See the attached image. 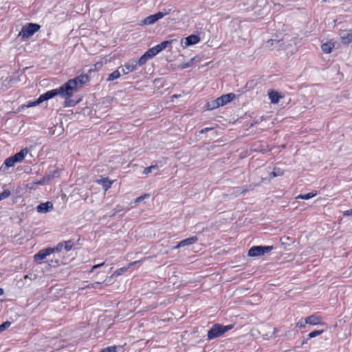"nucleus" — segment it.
<instances>
[{
	"mask_svg": "<svg viewBox=\"0 0 352 352\" xmlns=\"http://www.w3.org/2000/svg\"><path fill=\"white\" fill-rule=\"evenodd\" d=\"M159 166L157 165V164H155L154 165H151L148 167H146L144 168V171H143V173L145 174V175H148V173H151L152 171H154V170H156V171H158L159 170Z\"/></svg>",
	"mask_w": 352,
	"mask_h": 352,
	"instance_id": "5701e85b",
	"label": "nucleus"
},
{
	"mask_svg": "<svg viewBox=\"0 0 352 352\" xmlns=\"http://www.w3.org/2000/svg\"><path fill=\"white\" fill-rule=\"evenodd\" d=\"M280 41L275 40V39H270L267 41V44L270 45L271 46L276 45L275 47H280Z\"/></svg>",
	"mask_w": 352,
	"mask_h": 352,
	"instance_id": "2f4dec72",
	"label": "nucleus"
},
{
	"mask_svg": "<svg viewBox=\"0 0 352 352\" xmlns=\"http://www.w3.org/2000/svg\"><path fill=\"white\" fill-rule=\"evenodd\" d=\"M322 318L314 314L307 317L305 319V323H307L311 325H317L322 323Z\"/></svg>",
	"mask_w": 352,
	"mask_h": 352,
	"instance_id": "f8f14e48",
	"label": "nucleus"
},
{
	"mask_svg": "<svg viewBox=\"0 0 352 352\" xmlns=\"http://www.w3.org/2000/svg\"><path fill=\"white\" fill-rule=\"evenodd\" d=\"M149 59L148 58V57L146 56L145 54H144L137 61V63H138V66H142L144 65V64H146V63L148 60Z\"/></svg>",
	"mask_w": 352,
	"mask_h": 352,
	"instance_id": "cd10ccee",
	"label": "nucleus"
},
{
	"mask_svg": "<svg viewBox=\"0 0 352 352\" xmlns=\"http://www.w3.org/2000/svg\"><path fill=\"white\" fill-rule=\"evenodd\" d=\"M11 324V322L9 321H6L0 324V333L7 329Z\"/></svg>",
	"mask_w": 352,
	"mask_h": 352,
	"instance_id": "72a5a7b5",
	"label": "nucleus"
},
{
	"mask_svg": "<svg viewBox=\"0 0 352 352\" xmlns=\"http://www.w3.org/2000/svg\"><path fill=\"white\" fill-rule=\"evenodd\" d=\"M28 152V148H25L14 155L6 158L3 165L0 167V171L4 172L7 168L13 167L16 163L21 162Z\"/></svg>",
	"mask_w": 352,
	"mask_h": 352,
	"instance_id": "f03ea898",
	"label": "nucleus"
},
{
	"mask_svg": "<svg viewBox=\"0 0 352 352\" xmlns=\"http://www.w3.org/2000/svg\"><path fill=\"white\" fill-rule=\"evenodd\" d=\"M104 263H100V264H97V265H94L91 269L89 271V273H91L94 270L104 265Z\"/></svg>",
	"mask_w": 352,
	"mask_h": 352,
	"instance_id": "ea45409f",
	"label": "nucleus"
},
{
	"mask_svg": "<svg viewBox=\"0 0 352 352\" xmlns=\"http://www.w3.org/2000/svg\"><path fill=\"white\" fill-rule=\"evenodd\" d=\"M120 76V72L119 69L115 70L112 73L109 74L107 81H111L118 79Z\"/></svg>",
	"mask_w": 352,
	"mask_h": 352,
	"instance_id": "412c9836",
	"label": "nucleus"
},
{
	"mask_svg": "<svg viewBox=\"0 0 352 352\" xmlns=\"http://www.w3.org/2000/svg\"><path fill=\"white\" fill-rule=\"evenodd\" d=\"M89 80V76L87 74H80L74 78L69 80L58 89H54L41 94L40 96L41 100L43 102L48 100L56 96H60L61 98H65V107H73L77 103L70 98L79 88Z\"/></svg>",
	"mask_w": 352,
	"mask_h": 352,
	"instance_id": "f257e3e1",
	"label": "nucleus"
},
{
	"mask_svg": "<svg viewBox=\"0 0 352 352\" xmlns=\"http://www.w3.org/2000/svg\"><path fill=\"white\" fill-rule=\"evenodd\" d=\"M171 11V9H169L168 12H158L154 14L150 15L146 17L143 21L142 23L144 25H152L157 21L159 19L163 18L165 15L168 14Z\"/></svg>",
	"mask_w": 352,
	"mask_h": 352,
	"instance_id": "423d86ee",
	"label": "nucleus"
},
{
	"mask_svg": "<svg viewBox=\"0 0 352 352\" xmlns=\"http://www.w3.org/2000/svg\"><path fill=\"white\" fill-rule=\"evenodd\" d=\"M62 243H63V249L67 252L70 251L75 245L74 242L72 240L64 241H62Z\"/></svg>",
	"mask_w": 352,
	"mask_h": 352,
	"instance_id": "a211bd4d",
	"label": "nucleus"
},
{
	"mask_svg": "<svg viewBox=\"0 0 352 352\" xmlns=\"http://www.w3.org/2000/svg\"><path fill=\"white\" fill-rule=\"evenodd\" d=\"M50 253L49 252L48 248H45L38 251L34 256V260L35 262H40L41 261L46 258L47 256H50Z\"/></svg>",
	"mask_w": 352,
	"mask_h": 352,
	"instance_id": "9b49d317",
	"label": "nucleus"
},
{
	"mask_svg": "<svg viewBox=\"0 0 352 352\" xmlns=\"http://www.w3.org/2000/svg\"><path fill=\"white\" fill-rule=\"evenodd\" d=\"M144 54L149 60L152 59L157 54L155 49H153V47L148 49Z\"/></svg>",
	"mask_w": 352,
	"mask_h": 352,
	"instance_id": "a878e982",
	"label": "nucleus"
},
{
	"mask_svg": "<svg viewBox=\"0 0 352 352\" xmlns=\"http://www.w3.org/2000/svg\"><path fill=\"white\" fill-rule=\"evenodd\" d=\"M274 249L272 245H256L252 246L248 251V256L252 257L264 255L266 253L271 252Z\"/></svg>",
	"mask_w": 352,
	"mask_h": 352,
	"instance_id": "39448f33",
	"label": "nucleus"
},
{
	"mask_svg": "<svg viewBox=\"0 0 352 352\" xmlns=\"http://www.w3.org/2000/svg\"><path fill=\"white\" fill-rule=\"evenodd\" d=\"M150 197V194L145 193L143 195H141L135 199V203L138 204L140 203L142 201H143L145 199H148Z\"/></svg>",
	"mask_w": 352,
	"mask_h": 352,
	"instance_id": "473e14b6",
	"label": "nucleus"
},
{
	"mask_svg": "<svg viewBox=\"0 0 352 352\" xmlns=\"http://www.w3.org/2000/svg\"><path fill=\"white\" fill-rule=\"evenodd\" d=\"M96 182L98 184H100L105 191L109 190L113 184V182L109 180L108 177L97 179Z\"/></svg>",
	"mask_w": 352,
	"mask_h": 352,
	"instance_id": "4468645a",
	"label": "nucleus"
},
{
	"mask_svg": "<svg viewBox=\"0 0 352 352\" xmlns=\"http://www.w3.org/2000/svg\"><path fill=\"white\" fill-rule=\"evenodd\" d=\"M137 60L132 59L124 65V67H122V72L124 74H127L129 72L135 71L137 69Z\"/></svg>",
	"mask_w": 352,
	"mask_h": 352,
	"instance_id": "0eeeda50",
	"label": "nucleus"
},
{
	"mask_svg": "<svg viewBox=\"0 0 352 352\" xmlns=\"http://www.w3.org/2000/svg\"><path fill=\"white\" fill-rule=\"evenodd\" d=\"M127 270L126 267H121L120 269H118L116 271L114 272L113 275L115 276H120L123 272H126Z\"/></svg>",
	"mask_w": 352,
	"mask_h": 352,
	"instance_id": "c9c22d12",
	"label": "nucleus"
},
{
	"mask_svg": "<svg viewBox=\"0 0 352 352\" xmlns=\"http://www.w3.org/2000/svg\"><path fill=\"white\" fill-rule=\"evenodd\" d=\"M307 324V323H305V320L301 319L296 323V327L305 328Z\"/></svg>",
	"mask_w": 352,
	"mask_h": 352,
	"instance_id": "4c0bfd02",
	"label": "nucleus"
},
{
	"mask_svg": "<svg viewBox=\"0 0 352 352\" xmlns=\"http://www.w3.org/2000/svg\"><path fill=\"white\" fill-rule=\"evenodd\" d=\"M309 340V339H307V338H305V339H304V340L302 341L301 344H300V346H303L305 344H306Z\"/></svg>",
	"mask_w": 352,
	"mask_h": 352,
	"instance_id": "37998d69",
	"label": "nucleus"
},
{
	"mask_svg": "<svg viewBox=\"0 0 352 352\" xmlns=\"http://www.w3.org/2000/svg\"><path fill=\"white\" fill-rule=\"evenodd\" d=\"M352 41V32H348L342 36V43L349 44Z\"/></svg>",
	"mask_w": 352,
	"mask_h": 352,
	"instance_id": "4be33fe9",
	"label": "nucleus"
},
{
	"mask_svg": "<svg viewBox=\"0 0 352 352\" xmlns=\"http://www.w3.org/2000/svg\"><path fill=\"white\" fill-rule=\"evenodd\" d=\"M185 45L186 46H190L192 45H195L200 41V38L199 36L195 34H191L187 36L186 38Z\"/></svg>",
	"mask_w": 352,
	"mask_h": 352,
	"instance_id": "2eb2a0df",
	"label": "nucleus"
},
{
	"mask_svg": "<svg viewBox=\"0 0 352 352\" xmlns=\"http://www.w3.org/2000/svg\"><path fill=\"white\" fill-rule=\"evenodd\" d=\"M332 47L333 44L331 43H323L321 46V49L324 53H330L331 52Z\"/></svg>",
	"mask_w": 352,
	"mask_h": 352,
	"instance_id": "393cba45",
	"label": "nucleus"
},
{
	"mask_svg": "<svg viewBox=\"0 0 352 352\" xmlns=\"http://www.w3.org/2000/svg\"><path fill=\"white\" fill-rule=\"evenodd\" d=\"M33 184H36V185H45V184H47V182L45 181V179L43 177L40 180L33 182Z\"/></svg>",
	"mask_w": 352,
	"mask_h": 352,
	"instance_id": "e433bc0d",
	"label": "nucleus"
},
{
	"mask_svg": "<svg viewBox=\"0 0 352 352\" xmlns=\"http://www.w3.org/2000/svg\"><path fill=\"white\" fill-rule=\"evenodd\" d=\"M173 40L162 41L160 44L153 47V49H155L157 54H159L162 50H165L167 47H168L173 43Z\"/></svg>",
	"mask_w": 352,
	"mask_h": 352,
	"instance_id": "dca6fc26",
	"label": "nucleus"
},
{
	"mask_svg": "<svg viewBox=\"0 0 352 352\" xmlns=\"http://www.w3.org/2000/svg\"><path fill=\"white\" fill-rule=\"evenodd\" d=\"M323 332H324V330H315V331H313L310 332L307 335V339H311V338H315V337H316L318 336H320Z\"/></svg>",
	"mask_w": 352,
	"mask_h": 352,
	"instance_id": "bb28decb",
	"label": "nucleus"
},
{
	"mask_svg": "<svg viewBox=\"0 0 352 352\" xmlns=\"http://www.w3.org/2000/svg\"><path fill=\"white\" fill-rule=\"evenodd\" d=\"M181 247H178V244L174 247L172 248V250H177V249H179Z\"/></svg>",
	"mask_w": 352,
	"mask_h": 352,
	"instance_id": "a18cd8bd",
	"label": "nucleus"
},
{
	"mask_svg": "<svg viewBox=\"0 0 352 352\" xmlns=\"http://www.w3.org/2000/svg\"><path fill=\"white\" fill-rule=\"evenodd\" d=\"M3 294V289L0 288V296Z\"/></svg>",
	"mask_w": 352,
	"mask_h": 352,
	"instance_id": "de8ad7c7",
	"label": "nucleus"
},
{
	"mask_svg": "<svg viewBox=\"0 0 352 352\" xmlns=\"http://www.w3.org/2000/svg\"><path fill=\"white\" fill-rule=\"evenodd\" d=\"M50 266L51 267H56L57 266H58L60 265V260L59 259H52L50 261V263H49Z\"/></svg>",
	"mask_w": 352,
	"mask_h": 352,
	"instance_id": "f704fd0d",
	"label": "nucleus"
},
{
	"mask_svg": "<svg viewBox=\"0 0 352 352\" xmlns=\"http://www.w3.org/2000/svg\"><path fill=\"white\" fill-rule=\"evenodd\" d=\"M53 208V204L51 201L41 203L36 207V210L39 213H46Z\"/></svg>",
	"mask_w": 352,
	"mask_h": 352,
	"instance_id": "6e6552de",
	"label": "nucleus"
},
{
	"mask_svg": "<svg viewBox=\"0 0 352 352\" xmlns=\"http://www.w3.org/2000/svg\"><path fill=\"white\" fill-rule=\"evenodd\" d=\"M198 241V237L197 236H192L191 237L182 240L178 243V247H185L188 245H192Z\"/></svg>",
	"mask_w": 352,
	"mask_h": 352,
	"instance_id": "ddd939ff",
	"label": "nucleus"
},
{
	"mask_svg": "<svg viewBox=\"0 0 352 352\" xmlns=\"http://www.w3.org/2000/svg\"><path fill=\"white\" fill-rule=\"evenodd\" d=\"M57 174H58L57 170H50L49 173L45 176H44V178L48 184L50 180H52L53 178H54L57 176L56 175Z\"/></svg>",
	"mask_w": 352,
	"mask_h": 352,
	"instance_id": "aec40b11",
	"label": "nucleus"
},
{
	"mask_svg": "<svg viewBox=\"0 0 352 352\" xmlns=\"http://www.w3.org/2000/svg\"><path fill=\"white\" fill-rule=\"evenodd\" d=\"M330 0H323L324 2H329Z\"/></svg>",
	"mask_w": 352,
	"mask_h": 352,
	"instance_id": "09e8293b",
	"label": "nucleus"
},
{
	"mask_svg": "<svg viewBox=\"0 0 352 352\" xmlns=\"http://www.w3.org/2000/svg\"><path fill=\"white\" fill-rule=\"evenodd\" d=\"M220 107V104L218 102L217 98L216 100H211L208 102L206 104V109L208 110H213Z\"/></svg>",
	"mask_w": 352,
	"mask_h": 352,
	"instance_id": "f3484780",
	"label": "nucleus"
},
{
	"mask_svg": "<svg viewBox=\"0 0 352 352\" xmlns=\"http://www.w3.org/2000/svg\"><path fill=\"white\" fill-rule=\"evenodd\" d=\"M235 96H236L234 94L229 93L217 98V100L220 106H223L232 101L235 98Z\"/></svg>",
	"mask_w": 352,
	"mask_h": 352,
	"instance_id": "1a4fd4ad",
	"label": "nucleus"
},
{
	"mask_svg": "<svg viewBox=\"0 0 352 352\" xmlns=\"http://www.w3.org/2000/svg\"><path fill=\"white\" fill-rule=\"evenodd\" d=\"M233 324L224 326L221 324H214L208 331V339L212 340L222 336L223 333L233 328Z\"/></svg>",
	"mask_w": 352,
	"mask_h": 352,
	"instance_id": "7ed1b4c3",
	"label": "nucleus"
},
{
	"mask_svg": "<svg viewBox=\"0 0 352 352\" xmlns=\"http://www.w3.org/2000/svg\"><path fill=\"white\" fill-rule=\"evenodd\" d=\"M41 28V25L37 23H29L27 25L23 26L21 32H19V36H21L23 38H29L35 34L37 31Z\"/></svg>",
	"mask_w": 352,
	"mask_h": 352,
	"instance_id": "20e7f679",
	"label": "nucleus"
},
{
	"mask_svg": "<svg viewBox=\"0 0 352 352\" xmlns=\"http://www.w3.org/2000/svg\"><path fill=\"white\" fill-rule=\"evenodd\" d=\"M63 243L62 242L58 243L56 246L53 248H47L49 250V252L51 254L55 253V252H60L62 250H63Z\"/></svg>",
	"mask_w": 352,
	"mask_h": 352,
	"instance_id": "6ab92c4d",
	"label": "nucleus"
},
{
	"mask_svg": "<svg viewBox=\"0 0 352 352\" xmlns=\"http://www.w3.org/2000/svg\"><path fill=\"white\" fill-rule=\"evenodd\" d=\"M186 67H188V65H185V66H183L182 68H186Z\"/></svg>",
	"mask_w": 352,
	"mask_h": 352,
	"instance_id": "8fccbe9b",
	"label": "nucleus"
},
{
	"mask_svg": "<svg viewBox=\"0 0 352 352\" xmlns=\"http://www.w3.org/2000/svg\"><path fill=\"white\" fill-rule=\"evenodd\" d=\"M212 129V128H211V127H206V128L201 129L199 132H200V133H205Z\"/></svg>",
	"mask_w": 352,
	"mask_h": 352,
	"instance_id": "a19ab883",
	"label": "nucleus"
},
{
	"mask_svg": "<svg viewBox=\"0 0 352 352\" xmlns=\"http://www.w3.org/2000/svg\"><path fill=\"white\" fill-rule=\"evenodd\" d=\"M316 192H309V193H307V194H304V195H299L296 199H305V200H307V199H309L314 197H315L316 195Z\"/></svg>",
	"mask_w": 352,
	"mask_h": 352,
	"instance_id": "b1692460",
	"label": "nucleus"
},
{
	"mask_svg": "<svg viewBox=\"0 0 352 352\" xmlns=\"http://www.w3.org/2000/svg\"><path fill=\"white\" fill-rule=\"evenodd\" d=\"M268 96L271 102L273 104L278 103L279 100L284 97V95H282L280 93L275 90H270Z\"/></svg>",
	"mask_w": 352,
	"mask_h": 352,
	"instance_id": "9d476101",
	"label": "nucleus"
},
{
	"mask_svg": "<svg viewBox=\"0 0 352 352\" xmlns=\"http://www.w3.org/2000/svg\"><path fill=\"white\" fill-rule=\"evenodd\" d=\"M43 101L42 100H41V98L40 96L38 97V98L37 100H36L35 101H33V102H29L26 105L25 107L29 108V107H35L36 105H38L40 104L41 103H42Z\"/></svg>",
	"mask_w": 352,
	"mask_h": 352,
	"instance_id": "c756f323",
	"label": "nucleus"
},
{
	"mask_svg": "<svg viewBox=\"0 0 352 352\" xmlns=\"http://www.w3.org/2000/svg\"><path fill=\"white\" fill-rule=\"evenodd\" d=\"M121 210H116V212H115L111 215V217H115V216L116 215V214H117L118 212L121 211Z\"/></svg>",
	"mask_w": 352,
	"mask_h": 352,
	"instance_id": "49530a36",
	"label": "nucleus"
},
{
	"mask_svg": "<svg viewBox=\"0 0 352 352\" xmlns=\"http://www.w3.org/2000/svg\"><path fill=\"white\" fill-rule=\"evenodd\" d=\"M102 284V282H96L94 283H91L87 286V288L91 289V288H97L98 286Z\"/></svg>",
	"mask_w": 352,
	"mask_h": 352,
	"instance_id": "58836bf2",
	"label": "nucleus"
},
{
	"mask_svg": "<svg viewBox=\"0 0 352 352\" xmlns=\"http://www.w3.org/2000/svg\"><path fill=\"white\" fill-rule=\"evenodd\" d=\"M283 173L284 172L282 169H280V168L275 167L273 171L272 172V177H275L278 176H282Z\"/></svg>",
	"mask_w": 352,
	"mask_h": 352,
	"instance_id": "c85d7f7f",
	"label": "nucleus"
},
{
	"mask_svg": "<svg viewBox=\"0 0 352 352\" xmlns=\"http://www.w3.org/2000/svg\"><path fill=\"white\" fill-rule=\"evenodd\" d=\"M343 215L344 216L352 215V209L351 210H346L345 212H344Z\"/></svg>",
	"mask_w": 352,
	"mask_h": 352,
	"instance_id": "79ce46f5",
	"label": "nucleus"
},
{
	"mask_svg": "<svg viewBox=\"0 0 352 352\" xmlns=\"http://www.w3.org/2000/svg\"><path fill=\"white\" fill-rule=\"evenodd\" d=\"M10 194L11 192L9 190H4L2 192L0 193V201L8 197Z\"/></svg>",
	"mask_w": 352,
	"mask_h": 352,
	"instance_id": "7c9ffc66",
	"label": "nucleus"
},
{
	"mask_svg": "<svg viewBox=\"0 0 352 352\" xmlns=\"http://www.w3.org/2000/svg\"><path fill=\"white\" fill-rule=\"evenodd\" d=\"M248 190V188H243V190L241 192V194H244L245 192H246Z\"/></svg>",
	"mask_w": 352,
	"mask_h": 352,
	"instance_id": "c03bdc74",
	"label": "nucleus"
}]
</instances>
